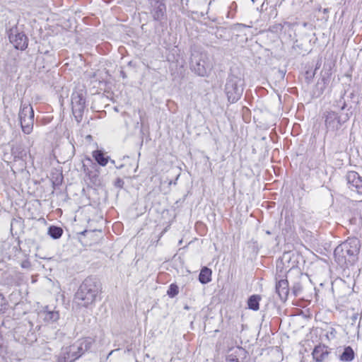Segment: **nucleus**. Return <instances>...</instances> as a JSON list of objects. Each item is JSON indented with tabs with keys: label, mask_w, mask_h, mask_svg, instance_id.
<instances>
[{
	"label": "nucleus",
	"mask_w": 362,
	"mask_h": 362,
	"mask_svg": "<svg viewBox=\"0 0 362 362\" xmlns=\"http://www.w3.org/2000/svg\"><path fill=\"white\" fill-rule=\"evenodd\" d=\"M101 290L100 281L95 277L88 276L80 285L75 293L74 300L78 305L88 308L95 303Z\"/></svg>",
	"instance_id": "nucleus-1"
},
{
	"label": "nucleus",
	"mask_w": 362,
	"mask_h": 362,
	"mask_svg": "<svg viewBox=\"0 0 362 362\" xmlns=\"http://www.w3.org/2000/svg\"><path fill=\"white\" fill-rule=\"evenodd\" d=\"M360 247L358 238H348L335 248L334 255L336 262L342 267L353 264L358 259Z\"/></svg>",
	"instance_id": "nucleus-2"
},
{
	"label": "nucleus",
	"mask_w": 362,
	"mask_h": 362,
	"mask_svg": "<svg viewBox=\"0 0 362 362\" xmlns=\"http://www.w3.org/2000/svg\"><path fill=\"white\" fill-rule=\"evenodd\" d=\"M93 344L89 338L80 339L69 346H63L56 356L57 362H74L88 351Z\"/></svg>",
	"instance_id": "nucleus-3"
},
{
	"label": "nucleus",
	"mask_w": 362,
	"mask_h": 362,
	"mask_svg": "<svg viewBox=\"0 0 362 362\" xmlns=\"http://www.w3.org/2000/svg\"><path fill=\"white\" fill-rule=\"evenodd\" d=\"M351 113L348 112H337L327 110L324 112L325 126L327 133L337 136L342 130L343 126L349 120Z\"/></svg>",
	"instance_id": "nucleus-4"
},
{
	"label": "nucleus",
	"mask_w": 362,
	"mask_h": 362,
	"mask_svg": "<svg viewBox=\"0 0 362 362\" xmlns=\"http://www.w3.org/2000/svg\"><path fill=\"white\" fill-rule=\"evenodd\" d=\"M244 85V80L241 77L233 74L228 76L224 90L229 103H234L241 98Z\"/></svg>",
	"instance_id": "nucleus-5"
},
{
	"label": "nucleus",
	"mask_w": 362,
	"mask_h": 362,
	"mask_svg": "<svg viewBox=\"0 0 362 362\" xmlns=\"http://www.w3.org/2000/svg\"><path fill=\"white\" fill-rule=\"evenodd\" d=\"M191 70L199 76H205L212 69L209 55L206 52H194L190 58Z\"/></svg>",
	"instance_id": "nucleus-6"
},
{
	"label": "nucleus",
	"mask_w": 362,
	"mask_h": 362,
	"mask_svg": "<svg viewBox=\"0 0 362 362\" xmlns=\"http://www.w3.org/2000/svg\"><path fill=\"white\" fill-rule=\"evenodd\" d=\"M71 105L74 118L78 123H80L86 107V99L82 91H76L72 93Z\"/></svg>",
	"instance_id": "nucleus-7"
},
{
	"label": "nucleus",
	"mask_w": 362,
	"mask_h": 362,
	"mask_svg": "<svg viewBox=\"0 0 362 362\" xmlns=\"http://www.w3.org/2000/svg\"><path fill=\"white\" fill-rule=\"evenodd\" d=\"M9 41L16 49L24 50L28 47V37L22 32H19L16 26L8 31Z\"/></svg>",
	"instance_id": "nucleus-8"
},
{
	"label": "nucleus",
	"mask_w": 362,
	"mask_h": 362,
	"mask_svg": "<svg viewBox=\"0 0 362 362\" xmlns=\"http://www.w3.org/2000/svg\"><path fill=\"white\" fill-rule=\"evenodd\" d=\"M346 184L349 189L362 194V177L356 171H349L346 175Z\"/></svg>",
	"instance_id": "nucleus-9"
},
{
	"label": "nucleus",
	"mask_w": 362,
	"mask_h": 362,
	"mask_svg": "<svg viewBox=\"0 0 362 362\" xmlns=\"http://www.w3.org/2000/svg\"><path fill=\"white\" fill-rule=\"evenodd\" d=\"M151 5V13L155 21H162L165 16L166 7L165 4L160 0H149Z\"/></svg>",
	"instance_id": "nucleus-10"
},
{
	"label": "nucleus",
	"mask_w": 362,
	"mask_h": 362,
	"mask_svg": "<svg viewBox=\"0 0 362 362\" xmlns=\"http://www.w3.org/2000/svg\"><path fill=\"white\" fill-rule=\"evenodd\" d=\"M331 76L332 73L330 69H323L321 71V77L316 84L315 92L318 96L322 95L327 88L329 83Z\"/></svg>",
	"instance_id": "nucleus-11"
},
{
	"label": "nucleus",
	"mask_w": 362,
	"mask_h": 362,
	"mask_svg": "<svg viewBox=\"0 0 362 362\" xmlns=\"http://www.w3.org/2000/svg\"><path fill=\"white\" fill-rule=\"evenodd\" d=\"M247 352L240 346L230 349L227 355L226 362H243L247 357Z\"/></svg>",
	"instance_id": "nucleus-12"
},
{
	"label": "nucleus",
	"mask_w": 362,
	"mask_h": 362,
	"mask_svg": "<svg viewBox=\"0 0 362 362\" xmlns=\"http://www.w3.org/2000/svg\"><path fill=\"white\" fill-rule=\"evenodd\" d=\"M331 349L325 344H318L315 346L312 356L315 362H325L331 354Z\"/></svg>",
	"instance_id": "nucleus-13"
},
{
	"label": "nucleus",
	"mask_w": 362,
	"mask_h": 362,
	"mask_svg": "<svg viewBox=\"0 0 362 362\" xmlns=\"http://www.w3.org/2000/svg\"><path fill=\"white\" fill-rule=\"evenodd\" d=\"M289 286L287 279H281L276 284V292L282 301H286L289 294Z\"/></svg>",
	"instance_id": "nucleus-14"
},
{
	"label": "nucleus",
	"mask_w": 362,
	"mask_h": 362,
	"mask_svg": "<svg viewBox=\"0 0 362 362\" xmlns=\"http://www.w3.org/2000/svg\"><path fill=\"white\" fill-rule=\"evenodd\" d=\"M34 110L30 103H21L20 111L18 113L19 120L25 119V118L34 117Z\"/></svg>",
	"instance_id": "nucleus-15"
},
{
	"label": "nucleus",
	"mask_w": 362,
	"mask_h": 362,
	"mask_svg": "<svg viewBox=\"0 0 362 362\" xmlns=\"http://www.w3.org/2000/svg\"><path fill=\"white\" fill-rule=\"evenodd\" d=\"M40 315L47 322H54L59 318V314L57 311L51 310L46 307L45 310L40 312Z\"/></svg>",
	"instance_id": "nucleus-16"
},
{
	"label": "nucleus",
	"mask_w": 362,
	"mask_h": 362,
	"mask_svg": "<svg viewBox=\"0 0 362 362\" xmlns=\"http://www.w3.org/2000/svg\"><path fill=\"white\" fill-rule=\"evenodd\" d=\"M28 151L21 145H16L11 149V155L14 159L24 160L27 157Z\"/></svg>",
	"instance_id": "nucleus-17"
},
{
	"label": "nucleus",
	"mask_w": 362,
	"mask_h": 362,
	"mask_svg": "<svg viewBox=\"0 0 362 362\" xmlns=\"http://www.w3.org/2000/svg\"><path fill=\"white\" fill-rule=\"evenodd\" d=\"M19 121L22 132L25 134H30L33 129L34 117L25 118V119Z\"/></svg>",
	"instance_id": "nucleus-18"
},
{
	"label": "nucleus",
	"mask_w": 362,
	"mask_h": 362,
	"mask_svg": "<svg viewBox=\"0 0 362 362\" xmlns=\"http://www.w3.org/2000/svg\"><path fill=\"white\" fill-rule=\"evenodd\" d=\"M354 351L350 346H348L344 349L343 353L339 356V359L344 362H351L354 359Z\"/></svg>",
	"instance_id": "nucleus-19"
},
{
	"label": "nucleus",
	"mask_w": 362,
	"mask_h": 362,
	"mask_svg": "<svg viewBox=\"0 0 362 362\" xmlns=\"http://www.w3.org/2000/svg\"><path fill=\"white\" fill-rule=\"evenodd\" d=\"M346 92H341L340 95L339 96L338 99H336L332 104V106L337 109L338 112H344L346 107V103L344 99V95Z\"/></svg>",
	"instance_id": "nucleus-20"
},
{
	"label": "nucleus",
	"mask_w": 362,
	"mask_h": 362,
	"mask_svg": "<svg viewBox=\"0 0 362 362\" xmlns=\"http://www.w3.org/2000/svg\"><path fill=\"white\" fill-rule=\"evenodd\" d=\"M199 281L206 284L211 281V270L207 267H204L199 275Z\"/></svg>",
	"instance_id": "nucleus-21"
},
{
	"label": "nucleus",
	"mask_w": 362,
	"mask_h": 362,
	"mask_svg": "<svg viewBox=\"0 0 362 362\" xmlns=\"http://www.w3.org/2000/svg\"><path fill=\"white\" fill-rule=\"evenodd\" d=\"M261 297L259 295L251 296L247 300L248 308L252 310H258Z\"/></svg>",
	"instance_id": "nucleus-22"
},
{
	"label": "nucleus",
	"mask_w": 362,
	"mask_h": 362,
	"mask_svg": "<svg viewBox=\"0 0 362 362\" xmlns=\"http://www.w3.org/2000/svg\"><path fill=\"white\" fill-rule=\"evenodd\" d=\"M93 157L102 166L106 165L108 162V158H105L104 153L99 150L93 152Z\"/></svg>",
	"instance_id": "nucleus-23"
},
{
	"label": "nucleus",
	"mask_w": 362,
	"mask_h": 362,
	"mask_svg": "<svg viewBox=\"0 0 362 362\" xmlns=\"http://www.w3.org/2000/svg\"><path fill=\"white\" fill-rule=\"evenodd\" d=\"M18 341L22 344H32L37 341V335L34 332L29 331L26 337H18Z\"/></svg>",
	"instance_id": "nucleus-24"
},
{
	"label": "nucleus",
	"mask_w": 362,
	"mask_h": 362,
	"mask_svg": "<svg viewBox=\"0 0 362 362\" xmlns=\"http://www.w3.org/2000/svg\"><path fill=\"white\" fill-rule=\"evenodd\" d=\"M63 233V230L62 228L58 226H52L48 228V234L53 239L59 238Z\"/></svg>",
	"instance_id": "nucleus-25"
},
{
	"label": "nucleus",
	"mask_w": 362,
	"mask_h": 362,
	"mask_svg": "<svg viewBox=\"0 0 362 362\" xmlns=\"http://www.w3.org/2000/svg\"><path fill=\"white\" fill-rule=\"evenodd\" d=\"M291 291L294 296H298L301 294L303 286L300 280H298L293 283Z\"/></svg>",
	"instance_id": "nucleus-26"
},
{
	"label": "nucleus",
	"mask_w": 362,
	"mask_h": 362,
	"mask_svg": "<svg viewBox=\"0 0 362 362\" xmlns=\"http://www.w3.org/2000/svg\"><path fill=\"white\" fill-rule=\"evenodd\" d=\"M179 293V288L175 284H171L169 286V288L167 291V294L170 298H174Z\"/></svg>",
	"instance_id": "nucleus-27"
},
{
	"label": "nucleus",
	"mask_w": 362,
	"mask_h": 362,
	"mask_svg": "<svg viewBox=\"0 0 362 362\" xmlns=\"http://www.w3.org/2000/svg\"><path fill=\"white\" fill-rule=\"evenodd\" d=\"M337 331L334 328L330 327L329 331L326 334V337L329 340L336 337Z\"/></svg>",
	"instance_id": "nucleus-28"
},
{
	"label": "nucleus",
	"mask_w": 362,
	"mask_h": 362,
	"mask_svg": "<svg viewBox=\"0 0 362 362\" xmlns=\"http://www.w3.org/2000/svg\"><path fill=\"white\" fill-rule=\"evenodd\" d=\"M62 175H59L55 180H54L52 182H53V185H59L62 184Z\"/></svg>",
	"instance_id": "nucleus-29"
},
{
	"label": "nucleus",
	"mask_w": 362,
	"mask_h": 362,
	"mask_svg": "<svg viewBox=\"0 0 362 362\" xmlns=\"http://www.w3.org/2000/svg\"><path fill=\"white\" fill-rule=\"evenodd\" d=\"M5 304V299L3 295L0 294V312L2 311L3 306Z\"/></svg>",
	"instance_id": "nucleus-30"
},
{
	"label": "nucleus",
	"mask_w": 362,
	"mask_h": 362,
	"mask_svg": "<svg viewBox=\"0 0 362 362\" xmlns=\"http://www.w3.org/2000/svg\"><path fill=\"white\" fill-rule=\"evenodd\" d=\"M123 185H124V181L120 178H118L115 182L116 187H122Z\"/></svg>",
	"instance_id": "nucleus-31"
},
{
	"label": "nucleus",
	"mask_w": 362,
	"mask_h": 362,
	"mask_svg": "<svg viewBox=\"0 0 362 362\" xmlns=\"http://www.w3.org/2000/svg\"><path fill=\"white\" fill-rule=\"evenodd\" d=\"M21 266L22 267H28L29 266V262L26 261V262H23L22 264H21Z\"/></svg>",
	"instance_id": "nucleus-32"
},
{
	"label": "nucleus",
	"mask_w": 362,
	"mask_h": 362,
	"mask_svg": "<svg viewBox=\"0 0 362 362\" xmlns=\"http://www.w3.org/2000/svg\"><path fill=\"white\" fill-rule=\"evenodd\" d=\"M70 147H71V149H72V152H71V155L69 157H71H71L74 156V146H70Z\"/></svg>",
	"instance_id": "nucleus-33"
},
{
	"label": "nucleus",
	"mask_w": 362,
	"mask_h": 362,
	"mask_svg": "<svg viewBox=\"0 0 362 362\" xmlns=\"http://www.w3.org/2000/svg\"><path fill=\"white\" fill-rule=\"evenodd\" d=\"M120 74L123 78L126 77L125 73L123 71H121Z\"/></svg>",
	"instance_id": "nucleus-34"
},
{
	"label": "nucleus",
	"mask_w": 362,
	"mask_h": 362,
	"mask_svg": "<svg viewBox=\"0 0 362 362\" xmlns=\"http://www.w3.org/2000/svg\"><path fill=\"white\" fill-rule=\"evenodd\" d=\"M238 25L239 27H243V28H246V27H247L246 25H245V24H241V23H240V24H238Z\"/></svg>",
	"instance_id": "nucleus-35"
},
{
	"label": "nucleus",
	"mask_w": 362,
	"mask_h": 362,
	"mask_svg": "<svg viewBox=\"0 0 362 362\" xmlns=\"http://www.w3.org/2000/svg\"><path fill=\"white\" fill-rule=\"evenodd\" d=\"M185 310H189V306H188V305H185Z\"/></svg>",
	"instance_id": "nucleus-36"
},
{
	"label": "nucleus",
	"mask_w": 362,
	"mask_h": 362,
	"mask_svg": "<svg viewBox=\"0 0 362 362\" xmlns=\"http://www.w3.org/2000/svg\"><path fill=\"white\" fill-rule=\"evenodd\" d=\"M86 232H87V230H83V231L81 233V234H82V235H85V233H86Z\"/></svg>",
	"instance_id": "nucleus-37"
},
{
	"label": "nucleus",
	"mask_w": 362,
	"mask_h": 362,
	"mask_svg": "<svg viewBox=\"0 0 362 362\" xmlns=\"http://www.w3.org/2000/svg\"><path fill=\"white\" fill-rule=\"evenodd\" d=\"M122 166H123V165H121L120 166L117 167V168H122Z\"/></svg>",
	"instance_id": "nucleus-38"
}]
</instances>
